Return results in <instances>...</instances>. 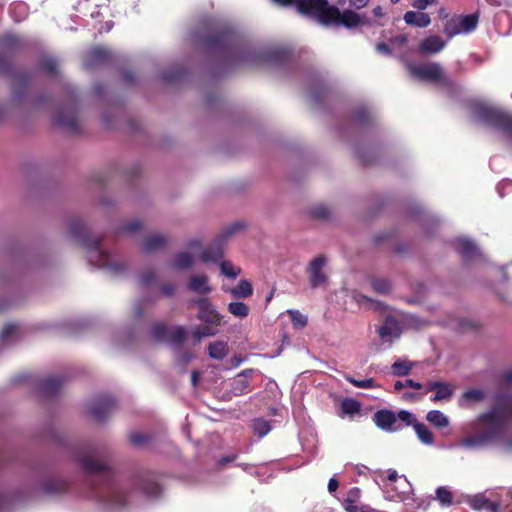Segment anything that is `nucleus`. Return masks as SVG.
Listing matches in <instances>:
<instances>
[{
    "mask_svg": "<svg viewBox=\"0 0 512 512\" xmlns=\"http://www.w3.org/2000/svg\"><path fill=\"white\" fill-rule=\"evenodd\" d=\"M436 499L442 506H451L453 503V494L446 487H438L436 489Z\"/></svg>",
    "mask_w": 512,
    "mask_h": 512,
    "instance_id": "48",
    "label": "nucleus"
},
{
    "mask_svg": "<svg viewBox=\"0 0 512 512\" xmlns=\"http://www.w3.org/2000/svg\"><path fill=\"white\" fill-rule=\"evenodd\" d=\"M434 391L431 401L440 402L449 400L455 391V386L449 382L429 381L426 385V392Z\"/></svg>",
    "mask_w": 512,
    "mask_h": 512,
    "instance_id": "14",
    "label": "nucleus"
},
{
    "mask_svg": "<svg viewBox=\"0 0 512 512\" xmlns=\"http://www.w3.org/2000/svg\"><path fill=\"white\" fill-rule=\"evenodd\" d=\"M188 288L201 294H208L212 291V288L208 285V277L205 275H193L190 278Z\"/></svg>",
    "mask_w": 512,
    "mask_h": 512,
    "instance_id": "21",
    "label": "nucleus"
},
{
    "mask_svg": "<svg viewBox=\"0 0 512 512\" xmlns=\"http://www.w3.org/2000/svg\"><path fill=\"white\" fill-rule=\"evenodd\" d=\"M160 290L164 296L170 297L175 292V285L172 283H165L161 285Z\"/></svg>",
    "mask_w": 512,
    "mask_h": 512,
    "instance_id": "61",
    "label": "nucleus"
},
{
    "mask_svg": "<svg viewBox=\"0 0 512 512\" xmlns=\"http://www.w3.org/2000/svg\"><path fill=\"white\" fill-rule=\"evenodd\" d=\"M11 13L15 14L16 12L22 15L21 18H16V21H21L27 14V5L23 2H15L10 7Z\"/></svg>",
    "mask_w": 512,
    "mask_h": 512,
    "instance_id": "58",
    "label": "nucleus"
},
{
    "mask_svg": "<svg viewBox=\"0 0 512 512\" xmlns=\"http://www.w3.org/2000/svg\"><path fill=\"white\" fill-rule=\"evenodd\" d=\"M309 216L316 220H325L331 216V210L325 205H316L312 207L309 212Z\"/></svg>",
    "mask_w": 512,
    "mask_h": 512,
    "instance_id": "42",
    "label": "nucleus"
},
{
    "mask_svg": "<svg viewBox=\"0 0 512 512\" xmlns=\"http://www.w3.org/2000/svg\"><path fill=\"white\" fill-rule=\"evenodd\" d=\"M457 252L463 257V258H472L477 253V248L475 244L468 240V239H459L457 241Z\"/></svg>",
    "mask_w": 512,
    "mask_h": 512,
    "instance_id": "32",
    "label": "nucleus"
},
{
    "mask_svg": "<svg viewBox=\"0 0 512 512\" xmlns=\"http://www.w3.org/2000/svg\"><path fill=\"white\" fill-rule=\"evenodd\" d=\"M190 303L198 306V319L208 324L220 325L221 316L208 298L192 299Z\"/></svg>",
    "mask_w": 512,
    "mask_h": 512,
    "instance_id": "12",
    "label": "nucleus"
},
{
    "mask_svg": "<svg viewBox=\"0 0 512 512\" xmlns=\"http://www.w3.org/2000/svg\"><path fill=\"white\" fill-rule=\"evenodd\" d=\"M16 328L14 324L5 325L1 332L2 339H8L15 332Z\"/></svg>",
    "mask_w": 512,
    "mask_h": 512,
    "instance_id": "62",
    "label": "nucleus"
},
{
    "mask_svg": "<svg viewBox=\"0 0 512 512\" xmlns=\"http://www.w3.org/2000/svg\"><path fill=\"white\" fill-rule=\"evenodd\" d=\"M341 416H352L361 410V403L354 398H344L340 403Z\"/></svg>",
    "mask_w": 512,
    "mask_h": 512,
    "instance_id": "33",
    "label": "nucleus"
},
{
    "mask_svg": "<svg viewBox=\"0 0 512 512\" xmlns=\"http://www.w3.org/2000/svg\"><path fill=\"white\" fill-rule=\"evenodd\" d=\"M343 508L346 512H375L368 505L358 506L354 504V498L344 499Z\"/></svg>",
    "mask_w": 512,
    "mask_h": 512,
    "instance_id": "50",
    "label": "nucleus"
},
{
    "mask_svg": "<svg viewBox=\"0 0 512 512\" xmlns=\"http://www.w3.org/2000/svg\"><path fill=\"white\" fill-rule=\"evenodd\" d=\"M501 384L510 385L512 384V370H507L501 373L499 377Z\"/></svg>",
    "mask_w": 512,
    "mask_h": 512,
    "instance_id": "63",
    "label": "nucleus"
},
{
    "mask_svg": "<svg viewBox=\"0 0 512 512\" xmlns=\"http://www.w3.org/2000/svg\"><path fill=\"white\" fill-rule=\"evenodd\" d=\"M117 402L111 395H99L88 406V414L97 422H103L116 409Z\"/></svg>",
    "mask_w": 512,
    "mask_h": 512,
    "instance_id": "10",
    "label": "nucleus"
},
{
    "mask_svg": "<svg viewBox=\"0 0 512 512\" xmlns=\"http://www.w3.org/2000/svg\"><path fill=\"white\" fill-rule=\"evenodd\" d=\"M167 242H168V238L163 235H159V234L149 235L148 237H146V239L143 242V251L146 253L154 252V251L162 248L163 246H165Z\"/></svg>",
    "mask_w": 512,
    "mask_h": 512,
    "instance_id": "22",
    "label": "nucleus"
},
{
    "mask_svg": "<svg viewBox=\"0 0 512 512\" xmlns=\"http://www.w3.org/2000/svg\"><path fill=\"white\" fill-rule=\"evenodd\" d=\"M371 286L378 294H387L391 291V283L385 278H372Z\"/></svg>",
    "mask_w": 512,
    "mask_h": 512,
    "instance_id": "45",
    "label": "nucleus"
},
{
    "mask_svg": "<svg viewBox=\"0 0 512 512\" xmlns=\"http://www.w3.org/2000/svg\"><path fill=\"white\" fill-rule=\"evenodd\" d=\"M187 70L181 65H174L162 72L161 78L169 84H176L184 80Z\"/></svg>",
    "mask_w": 512,
    "mask_h": 512,
    "instance_id": "20",
    "label": "nucleus"
},
{
    "mask_svg": "<svg viewBox=\"0 0 512 512\" xmlns=\"http://www.w3.org/2000/svg\"><path fill=\"white\" fill-rule=\"evenodd\" d=\"M354 118L359 124H368L372 120L369 111L362 107L355 110Z\"/></svg>",
    "mask_w": 512,
    "mask_h": 512,
    "instance_id": "55",
    "label": "nucleus"
},
{
    "mask_svg": "<svg viewBox=\"0 0 512 512\" xmlns=\"http://www.w3.org/2000/svg\"><path fill=\"white\" fill-rule=\"evenodd\" d=\"M443 32L449 39L461 33L457 16H454L445 22Z\"/></svg>",
    "mask_w": 512,
    "mask_h": 512,
    "instance_id": "39",
    "label": "nucleus"
},
{
    "mask_svg": "<svg viewBox=\"0 0 512 512\" xmlns=\"http://www.w3.org/2000/svg\"><path fill=\"white\" fill-rule=\"evenodd\" d=\"M69 232L71 237L90 250V261L95 256L99 266L110 264L109 254L101 250L102 238H91L89 229L80 220H74L70 223Z\"/></svg>",
    "mask_w": 512,
    "mask_h": 512,
    "instance_id": "5",
    "label": "nucleus"
},
{
    "mask_svg": "<svg viewBox=\"0 0 512 512\" xmlns=\"http://www.w3.org/2000/svg\"><path fill=\"white\" fill-rule=\"evenodd\" d=\"M287 313L290 317V320H291L294 328L302 329L307 325V323H308L307 317L305 315H303L301 312H299L298 310H288Z\"/></svg>",
    "mask_w": 512,
    "mask_h": 512,
    "instance_id": "46",
    "label": "nucleus"
},
{
    "mask_svg": "<svg viewBox=\"0 0 512 512\" xmlns=\"http://www.w3.org/2000/svg\"><path fill=\"white\" fill-rule=\"evenodd\" d=\"M142 227V224L140 221L138 220H133V221H130L128 222L124 227H123V231L124 232H127V233H133V232H136L138 230H140Z\"/></svg>",
    "mask_w": 512,
    "mask_h": 512,
    "instance_id": "60",
    "label": "nucleus"
},
{
    "mask_svg": "<svg viewBox=\"0 0 512 512\" xmlns=\"http://www.w3.org/2000/svg\"><path fill=\"white\" fill-rule=\"evenodd\" d=\"M203 47L213 53L231 58L239 62L260 61L282 65L289 62L291 53L283 47L271 48L262 52L247 49L239 36L227 28H221L201 38Z\"/></svg>",
    "mask_w": 512,
    "mask_h": 512,
    "instance_id": "2",
    "label": "nucleus"
},
{
    "mask_svg": "<svg viewBox=\"0 0 512 512\" xmlns=\"http://www.w3.org/2000/svg\"><path fill=\"white\" fill-rule=\"evenodd\" d=\"M308 15L314 17L323 25H338L340 10L336 6H329L328 1L326 0V3L323 6L314 8Z\"/></svg>",
    "mask_w": 512,
    "mask_h": 512,
    "instance_id": "13",
    "label": "nucleus"
},
{
    "mask_svg": "<svg viewBox=\"0 0 512 512\" xmlns=\"http://www.w3.org/2000/svg\"><path fill=\"white\" fill-rule=\"evenodd\" d=\"M415 416L406 410H401L397 414L389 409L377 410L373 415V422L383 431L396 432L402 430L405 426L413 424Z\"/></svg>",
    "mask_w": 512,
    "mask_h": 512,
    "instance_id": "6",
    "label": "nucleus"
},
{
    "mask_svg": "<svg viewBox=\"0 0 512 512\" xmlns=\"http://www.w3.org/2000/svg\"><path fill=\"white\" fill-rule=\"evenodd\" d=\"M94 451L78 457L83 469L89 474L92 497L104 503L122 507L127 503L126 493L114 482L112 469L93 457Z\"/></svg>",
    "mask_w": 512,
    "mask_h": 512,
    "instance_id": "3",
    "label": "nucleus"
},
{
    "mask_svg": "<svg viewBox=\"0 0 512 512\" xmlns=\"http://www.w3.org/2000/svg\"><path fill=\"white\" fill-rule=\"evenodd\" d=\"M230 293L235 298H247L253 294V287L248 280L241 279Z\"/></svg>",
    "mask_w": 512,
    "mask_h": 512,
    "instance_id": "31",
    "label": "nucleus"
},
{
    "mask_svg": "<svg viewBox=\"0 0 512 512\" xmlns=\"http://www.w3.org/2000/svg\"><path fill=\"white\" fill-rule=\"evenodd\" d=\"M39 67L44 72L57 74V61L51 57L42 58Z\"/></svg>",
    "mask_w": 512,
    "mask_h": 512,
    "instance_id": "53",
    "label": "nucleus"
},
{
    "mask_svg": "<svg viewBox=\"0 0 512 512\" xmlns=\"http://www.w3.org/2000/svg\"><path fill=\"white\" fill-rule=\"evenodd\" d=\"M486 398V393L483 389L473 388L466 390L462 393L460 397V405L463 406L464 403H480L483 402Z\"/></svg>",
    "mask_w": 512,
    "mask_h": 512,
    "instance_id": "24",
    "label": "nucleus"
},
{
    "mask_svg": "<svg viewBox=\"0 0 512 512\" xmlns=\"http://www.w3.org/2000/svg\"><path fill=\"white\" fill-rule=\"evenodd\" d=\"M445 45V41L440 36L432 35L426 37L420 42L419 51L422 54H435L440 52Z\"/></svg>",
    "mask_w": 512,
    "mask_h": 512,
    "instance_id": "17",
    "label": "nucleus"
},
{
    "mask_svg": "<svg viewBox=\"0 0 512 512\" xmlns=\"http://www.w3.org/2000/svg\"><path fill=\"white\" fill-rule=\"evenodd\" d=\"M239 223H235L225 229L223 233L217 236L214 241L204 249L199 255V259L203 263L208 262H218L224 257V245L228 237H230L234 232L240 228Z\"/></svg>",
    "mask_w": 512,
    "mask_h": 512,
    "instance_id": "9",
    "label": "nucleus"
},
{
    "mask_svg": "<svg viewBox=\"0 0 512 512\" xmlns=\"http://www.w3.org/2000/svg\"><path fill=\"white\" fill-rule=\"evenodd\" d=\"M150 441L151 436L149 434L133 432L129 435V442L137 448L146 447Z\"/></svg>",
    "mask_w": 512,
    "mask_h": 512,
    "instance_id": "44",
    "label": "nucleus"
},
{
    "mask_svg": "<svg viewBox=\"0 0 512 512\" xmlns=\"http://www.w3.org/2000/svg\"><path fill=\"white\" fill-rule=\"evenodd\" d=\"M427 421L437 428H445L449 425V419L439 410H431L426 415Z\"/></svg>",
    "mask_w": 512,
    "mask_h": 512,
    "instance_id": "34",
    "label": "nucleus"
},
{
    "mask_svg": "<svg viewBox=\"0 0 512 512\" xmlns=\"http://www.w3.org/2000/svg\"><path fill=\"white\" fill-rule=\"evenodd\" d=\"M185 339L186 331L182 326L170 327L167 342L173 345L182 346Z\"/></svg>",
    "mask_w": 512,
    "mask_h": 512,
    "instance_id": "36",
    "label": "nucleus"
},
{
    "mask_svg": "<svg viewBox=\"0 0 512 512\" xmlns=\"http://www.w3.org/2000/svg\"><path fill=\"white\" fill-rule=\"evenodd\" d=\"M55 122L57 125L68 129L71 132H78L79 123L77 117L75 115L66 116L62 111L59 112L55 118Z\"/></svg>",
    "mask_w": 512,
    "mask_h": 512,
    "instance_id": "23",
    "label": "nucleus"
},
{
    "mask_svg": "<svg viewBox=\"0 0 512 512\" xmlns=\"http://www.w3.org/2000/svg\"><path fill=\"white\" fill-rule=\"evenodd\" d=\"M437 0H414L412 2L413 8L423 11L425 10L429 5L436 3Z\"/></svg>",
    "mask_w": 512,
    "mask_h": 512,
    "instance_id": "59",
    "label": "nucleus"
},
{
    "mask_svg": "<svg viewBox=\"0 0 512 512\" xmlns=\"http://www.w3.org/2000/svg\"><path fill=\"white\" fill-rule=\"evenodd\" d=\"M208 354L211 358L222 360L228 354V346L224 341H215L208 346Z\"/></svg>",
    "mask_w": 512,
    "mask_h": 512,
    "instance_id": "30",
    "label": "nucleus"
},
{
    "mask_svg": "<svg viewBox=\"0 0 512 512\" xmlns=\"http://www.w3.org/2000/svg\"><path fill=\"white\" fill-rule=\"evenodd\" d=\"M459 20V26L461 29V33H469L472 32L478 24L479 15L478 13H472L465 16H457Z\"/></svg>",
    "mask_w": 512,
    "mask_h": 512,
    "instance_id": "29",
    "label": "nucleus"
},
{
    "mask_svg": "<svg viewBox=\"0 0 512 512\" xmlns=\"http://www.w3.org/2000/svg\"><path fill=\"white\" fill-rule=\"evenodd\" d=\"M411 74L424 81L441 84L444 87H452L453 81L449 79L439 63H424L410 67Z\"/></svg>",
    "mask_w": 512,
    "mask_h": 512,
    "instance_id": "8",
    "label": "nucleus"
},
{
    "mask_svg": "<svg viewBox=\"0 0 512 512\" xmlns=\"http://www.w3.org/2000/svg\"><path fill=\"white\" fill-rule=\"evenodd\" d=\"M391 368H392V373L395 376L402 377V376H406L410 373V371L412 369V363L409 361H396L395 363H393Z\"/></svg>",
    "mask_w": 512,
    "mask_h": 512,
    "instance_id": "49",
    "label": "nucleus"
},
{
    "mask_svg": "<svg viewBox=\"0 0 512 512\" xmlns=\"http://www.w3.org/2000/svg\"><path fill=\"white\" fill-rule=\"evenodd\" d=\"M192 256L187 252H181L175 255L174 260L171 262V267L184 270L192 266Z\"/></svg>",
    "mask_w": 512,
    "mask_h": 512,
    "instance_id": "35",
    "label": "nucleus"
},
{
    "mask_svg": "<svg viewBox=\"0 0 512 512\" xmlns=\"http://www.w3.org/2000/svg\"><path fill=\"white\" fill-rule=\"evenodd\" d=\"M252 427L255 434L259 437H264L270 432L271 423L263 418H257L253 421Z\"/></svg>",
    "mask_w": 512,
    "mask_h": 512,
    "instance_id": "40",
    "label": "nucleus"
},
{
    "mask_svg": "<svg viewBox=\"0 0 512 512\" xmlns=\"http://www.w3.org/2000/svg\"><path fill=\"white\" fill-rule=\"evenodd\" d=\"M406 24L418 28H426L431 23V18L427 13L422 11H407L403 17Z\"/></svg>",
    "mask_w": 512,
    "mask_h": 512,
    "instance_id": "18",
    "label": "nucleus"
},
{
    "mask_svg": "<svg viewBox=\"0 0 512 512\" xmlns=\"http://www.w3.org/2000/svg\"><path fill=\"white\" fill-rule=\"evenodd\" d=\"M472 506L477 510L488 512H500V504L487 499L484 496H476L473 499Z\"/></svg>",
    "mask_w": 512,
    "mask_h": 512,
    "instance_id": "27",
    "label": "nucleus"
},
{
    "mask_svg": "<svg viewBox=\"0 0 512 512\" xmlns=\"http://www.w3.org/2000/svg\"><path fill=\"white\" fill-rule=\"evenodd\" d=\"M406 387H410V388H413V389H421L423 387V385L420 383V382H416L412 379H406L404 382L403 381H396L395 384H394V390L395 391H400L402 390L403 388H406Z\"/></svg>",
    "mask_w": 512,
    "mask_h": 512,
    "instance_id": "56",
    "label": "nucleus"
},
{
    "mask_svg": "<svg viewBox=\"0 0 512 512\" xmlns=\"http://www.w3.org/2000/svg\"><path fill=\"white\" fill-rule=\"evenodd\" d=\"M510 425L512 392L497 391L492 396L490 407L471 423V428L476 433L463 437L459 441V446L473 449L498 445L505 452L512 453V431L506 433Z\"/></svg>",
    "mask_w": 512,
    "mask_h": 512,
    "instance_id": "1",
    "label": "nucleus"
},
{
    "mask_svg": "<svg viewBox=\"0 0 512 512\" xmlns=\"http://www.w3.org/2000/svg\"><path fill=\"white\" fill-rule=\"evenodd\" d=\"M20 46L17 36L6 35L2 39V48L5 53L0 52V72L12 80V96L15 102L23 101L28 93L31 81V74L26 71H14L11 65V54Z\"/></svg>",
    "mask_w": 512,
    "mask_h": 512,
    "instance_id": "4",
    "label": "nucleus"
},
{
    "mask_svg": "<svg viewBox=\"0 0 512 512\" xmlns=\"http://www.w3.org/2000/svg\"><path fill=\"white\" fill-rule=\"evenodd\" d=\"M64 378L59 376H50L45 378L40 383V392L45 397H52L59 393L63 384Z\"/></svg>",
    "mask_w": 512,
    "mask_h": 512,
    "instance_id": "16",
    "label": "nucleus"
},
{
    "mask_svg": "<svg viewBox=\"0 0 512 512\" xmlns=\"http://www.w3.org/2000/svg\"><path fill=\"white\" fill-rule=\"evenodd\" d=\"M476 117L512 137V114L498 108L480 104L475 108Z\"/></svg>",
    "mask_w": 512,
    "mask_h": 512,
    "instance_id": "7",
    "label": "nucleus"
},
{
    "mask_svg": "<svg viewBox=\"0 0 512 512\" xmlns=\"http://www.w3.org/2000/svg\"><path fill=\"white\" fill-rule=\"evenodd\" d=\"M417 434L419 440L425 445H431L434 442V436L429 428L421 423L414 420L413 424H411Z\"/></svg>",
    "mask_w": 512,
    "mask_h": 512,
    "instance_id": "26",
    "label": "nucleus"
},
{
    "mask_svg": "<svg viewBox=\"0 0 512 512\" xmlns=\"http://www.w3.org/2000/svg\"><path fill=\"white\" fill-rule=\"evenodd\" d=\"M357 157L363 166H368L376 162L378 154L375 151L357 150Z\"/></svg>",
    "mask_w": 512,
    "mask_h": 512,
    "instance_id": "51",
    "label": "nucleus"
},
{
    "mask_svg": "<svg viewBox=\"0 0 512 512\" xmlns=\"http://www.w3.org/2000/svg\"><path fill=\"white\" fill-rule=\"evenodd\" d=\"M222 274L229 278H236L240 273V268H236L230 261H222L220 263Z\"/></svg>",
    "mask_w": 512,
    "mask_h": 512,
    "instance_id": "52",
    "label": "nucleus"
},
{
    "mask_svg": "<svg viewBox=\"0 0 512 512\" xmlns=\"http://www.w3.org/2000/svg\"><path fill=\"white\" fill-rule=\"evenodd\" d=\"M253 373V369H245L236 375L231 383V394L233 396H241L250 391V379Z\"/></svg>",
    "mask_w": 512,
    "mask_h": 512,
    "instance_id": "15",
    "label": "nucleus"
},
{
    "mask_svg": "<svg viewBox=\"0 0 512 512\" xmlns=\"http://www.w3.org/2000/svg\"><path fill=\"white\" fill-rule=\"evenodd\" d=\"M170 327L163 323H156L151 326L150 332L153 338L159 342H167Z\"/></svg>",
    "mask_w": 512,
    "mask_h": 512,
    "instance_id": "38",
    "label": "nucleus"
},
{
    "mask_svg": "<svg viewBox=\"0 0 512 512\" xmlns=\"http://www.w3.org/2000/svg\"><path fill=\"white\" fill-rule=\"evenodd\" d=\"M228 311L236 317L245 318L249 314V307L243 302H231Z\"/></svg>",
    "mask_w": 512,
    "mask_h": 512,
    "instance_id": "47",
    "label": "nucleus"
},
{
    "mask_svg": "<svg viewBox=\"0 0 512 512\" xmlns=\"http://www.w3.org/2000/svg\"><path fill=\"white\" fill-rule=\"evenodd\" d=\"M361 22L360 16L352 10H344L340 12L338 25H343L346 28H355Z\"/></svg>",
    "mask_w": 512,
    "mask_h": 512,
    "instance_id": "28",
    "label": "nucleus"
},
{
    "mask_svg": "<svg viewBox=\"0 0 512 512\" xmlns=\"http://www.w3.org/2000/svg\"><path fill=\"white\" fill-rule=\"evenodd\" d=\"M213 324H208L200 326L197 329L194 330L193 336L196 341H200L204 337H210L214 336L218 330L214 327Z\"/></svg>",
    "mask_w": 512,
    "mask_h": 512,
    "instance_id": "43",
    "label": "nucleus"
},
{
    "mask_svg": "<svg viewBox=\"0 0 512 512\" xmlns=\"http://www.w3.org/2000/svg\"><path fill=\"white\" fill-rule=\"evenodd\" d=\"M326 263L327 259L324 255L313 258L309 263L307 273L309 274L310 286L312 288H317L327 283L328 276L323 271Z\"/></svg>",
    "mask_w": 512,
    "mask_h": 512,
    "instance_id": "11",
    "label": "nucleus"
},
{
    "mask_svg": "<svg viewBox=\"0 0 512 512\" xmlns=\"http://www.w3.org/2000/svg\"><path fill=\"white\" fill-rule=\"evenodd\" d=\"M111 58L110 52L103 47H95L89 53V65H99L108 62Z\"/></svg>",
    "mask_w": 512,
    "mask_h": 512,
    "instance_id": "25",
    "label": "nucleus"
},
{
    "mask_svg": "<svg viewBox=\"0 0 512 512\" xmlns=\"http://www.w3.org/2000/svg\"><path fill=\"white\" fill-rule=\"evenodd\" d=\"M156 280V273L154 270L149 269L144 271L140 277V283L143 287L149 286Z\"/></svg>",
    "mask_w": 512,
    "mask_h": 512,
    "instance_id": "57",
    "label": "nucleus"
},
{
    "mask_svg": "<svg viewBox=\"0 0 512 512\" xmlns=\"http://www.w3.org/2000/svg\"><path fill=\"white\" fill-rule=\"evenodd\" d=\"M378 334L382 340H388L392 337L398 338L400 336L398 322L393 317H387L378 328Z\"/></svg>",
    "mask_w": 512,
    "mask_h": 512,
    "instance_id": "19",
    "label": "nucleus"
},
{
    "mask_svg": "<svg viewBox=\"0 0 512 512\" xmlns=\"http://www.w3.org/2000/svg\"><path fill=\"white\" fill-rule=\"evenodd\" d=\"M67 488V483L59 479L50 480L44 485V491L48 494H56L65 491Z\"/></svg>",
    "mask_w": 512,
    "mask_h": 512,
    "instance_id": "41",
    "label": "nucleus"
},
{
    "mask_svg": "<svg viewBox=\"0 0 512 512\" xmlns=\"http://www.w3.org/2000/svg\"><path fill=\"white\" fill-rule=\"evenodd\" d=\"M376 50L379 53H382V54H385V55H391L392 54L391 48L389 47L388 44H386L384 42L377 43Z\"/></svg>",
    "mask_w": 512,
    "mask_h": 512,
    "instance_id": "64",
    "label": "nucleus"
},
{
    "mask_svg": "<svg viewBox=\"0 0 512 512\" xmlns=\"http://www.w3.org/2000/svg\"><path fill=\"white\" fill-rule=\"evenodd\" d=\"M325 3L326 0H298L296 7L301 14L308 15L313 11L314 8L323 6Z\"/></svg>",
    "mask_w": 512,
    "mask_h": 512,
    "instance_id": "37",
    "label": "nucleus"
},
{
    "mask_svg": "<svg viewBox=\"0 0 512 512\" xmlns=\"http://www.w3.org/2000/svg\"><path fill=\"white\" fill-rule=\"evenodd\" d=\"M346 380L357 388L371 389V388L378 387V385L375 384V381L373 378L357 380L353 377L347 376Z\"/></svg>",
    "mask_w": 512,
    "mask_h": 512,
    "instance_id": "54",
    "label": "nucleus"
}]
</instances>
